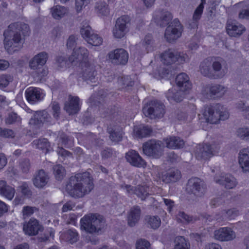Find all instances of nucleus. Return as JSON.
Segmentation results:
<instances>
[{"label":"nucleus","instance_id":"59","mask_svg":"<svg viewBox=\"0 0 249 249\" xmlns=\"http://www.w3.org/2000/svg\"><path fill=\"white\" fill-rule=\"evenodd\" d=\"M13 80V78L8 74H1L0 75V88L3 89L6 87L10 82Z\"/></svg>","mask_w":249,"mask_h":249},{"label":"nucleus","instance_id":"6","mask_svg":"<svg viewBox=\"0 0 249 249\" xmlns=\"http://www.w3.org/2000/svg\"><path fill=\"white\" fill-rule=\"evenodd\" d=\"M142 111L145 116L150 118H161L165 113V106L160 101L152 100L143 107Z\"/></svg>","mask_w":249,"mask_h":249},{"label":"nucleus","instance_id":"38","mask_svg":"<svg viewBox=\"0 0 249 249\" xmlns=\"http://www.w3.org/2000/svg\"><path fill=\"white\" fill-rule=\"evenodd\" d=\"M175 245L173 249H190V244L188 240L183 236H177L174 240Z\"/></svg>","mask_w":249,"mask_h":249},{"label":"nucleus","instance_id":"14","mask_svg":"<svg viewBox=\"0 0 249 249\" xmlns=\"http://www.w3.org/2000/svg\"><path fill=\"white\" fill-rule=\"evenodd\" d=\"M80 67L81 71L80 75L84 80L87 81L88 83H95L97 81L98 72L94 65L88 63Z\"/></svg>","mask_w":249,"mask_h":249},{"label":"nucleus","instance_id":"30","mask_svg":"<svg viewBox=\"0 0 249 249\" xmlns=\"http://www.w3.org/2000/svg\"><path fill=\"white\" fill-rule=\"evenodd\" d=\"M69 101L65 104L64 109L70 115L76 114L79 110V98L78 97H70Z\"/></svg>","mask_w":249,"mask_h":249},{"label":"nucleus","instance_id":"35","mask_svg":"<svg viewBox=\"0 0 249 249\" xmlns=\"http://www.w3.org/2000/svg\"><path fill=\"white\" fill-rule=\"evenodd\" d=\"M166 146L169 148L176 149L183 147L184 142L179 137L172 136L164 140Z\"/></svg>","mask_w":249,"mask_h":249},{"label":"nucleus","instance_id":"51","mask_svg":"<svg viewBox=\"0 0 249 249\" xmlns=\"http://www.w3.org/2000/svg\"><path fill=\"white\" fill-rule=\"evenodd\" d=\"M31 167V164L29 159L25 158L20 160L19 162V168L22 173H28Z\"/></svg>","mask_w":249,"mask_h":249},{"label":"nucleus","instance_id":"42","mask_svg":"<svg viewBox=\"0 0 249 249\" xmlns=\"http://www.w3.org/2000/svg\"><path fill=\"white\" fill-rule=\"evenodd\" d=\"M95 10L99 14L103 16H107L109 13V9L107 3L104 1L97 2L95 6Z\"/></svg>","mask_w":249,"mask_h":249},{"label":"nucleus","instance_id":"22","mask_svg":"<svg viewBox=\"0 0 249 249\" xmlns=\"http://www.w3.org/2000/svg\"><path fill=\"white\" fill-rule=\"evenodd\" d=\"M25 95L27 101L32 104L42 100L44 97L41 89L34 87L28 88L25 91Z\"/></svg>","mask_w":249,"mask_h":249},{"label":"nucleus","instance_id":"39","mask_svg":"<svg viewBox=\"0 0 249 249\" xmlns=\"http://www.w3.org/2000/svg\"><path fill=\"white\" fill-rule=\"evenodd\" d=\"M32 144L36 148L45 150V153L49 151L50 148V142L45 138L35 140L33 142Z\"/></svg>","mask_w":249,"mask_h":249},{"label":"nucleus","instance_id":"10","mask_svg":"<svg viewBox=\"0 0 249 249\" xmlns=\"http://www.w3.org/2000/svg\"><path fill=\"white\" fill-rule=\"evenodd\" d=\"M161 142L152 139L144 142L142 145L143 153L155 159L160 158L163 154Z\"/></svg>","mask_w":249,"mask_h":249},{"label":"nucleus","instance_id":"3","mask_svg":"<svg viewBox=\"0 0 249 249\" xmlns=\"http://www.w3.org/2000/svg\"><path fill=\"white\" fill-rule=\"evenodd\" d=\"M199 71L205 77L217 79L222 78L226 75L227 68L222 59L208 58L201 62Z\"/></svg>","mask_w":249,"mask_h":249},{"label":"nucleus","instance_id":"48","mask_svg":"<svg viewBox=\"0 0 249 249\" xmlns=\"http://www.w3.org/2000/svg\"><path fill=\"white\" fill-rule=\"evenodd\" d=\"M176 218L178 222L186 223H193L196 220L195 218L183 212H179L177 214Z\"/></svg>","mask_w":249,"mask_h":249},{"label":"nucleus","instance_id":"12","mask_svg":"<svg viewBox=\"0 0 249 249\" xmlns=\"http://www.w3.org/2000/svg\"><path fill=\"white\" fill-rule=\"evenodd\" d=\"M130 21V18L126 15L123 16L117 19L112 31L113 35L115 38H121L124 36L128 31Z\"/></svg>","mask_w":249,"mask_h":249},{"label":"nucleus","instance_id":"27","mask_svg":"<svg viewBox=\"0 0 249 249\" xmlns=\"http://www.w3.org/2000/svg\"><path fill=\"white\" fill-rule=\"evenodd\" d=\"M238 161L243 172H249V147L241 150L238 156Z\"/></svg>","mask_w":249,"mask_h":249},{"label":"nucleus","instance_id":"13","mask_svg":"<svg viewBox=\"0 0 249 249\" xmlns=\"http://www.w3.org/2000/svg\"><path fill=\"white\" fill-rule=\"evenodd\" d=\"M89 51L85 47H79L74 48L71 55L69 58V61L72 65H79L80 66L88 63V58Z\"/></svg>","mask_w":249,"mask_h":249},{"label":"nucleus","instance_id":"54","mask_svg":"<svg viewBox=\"0 0 249 249\" xmlns=\"http://www.w3.org/2000/svg\"><path fill=\"white\" fill-rule=\"evenodd\" d=\"M87 43L94 46H99L103 43V38L98 34L94 33L90 38H88Z\"/></svg>","mask_w":249,"mask_h":249},{"label":"nucleus","instance_id":"43","mask_svg":"<svg viewBox=\"0 0 249 249\" xmlns=\"http://www.w3.org/2000/svg\"><path fill=\"white\" fill-rule=\"evenodd\" d=\"M134 194L142 200H144L149 195V188L145 186H138L135 187Z\"/></svg>","mask_w":249,"mask_h":249},{"label":"nucleus","instance_id":"8","mask_svg":"<svg viewBox=\"0 0 249 249\" xmlns=\"http://www.w3.org/2000/svg\"><path fill=\"white\" fill-rule=\"evenodd\" d=\"M206 185L198 178H192L188 180L186 192L189 195H193L196 197H202L206 192Z\"/></svg>","mask_w":249,"mask_h":249},{"label":"nucleus","instance_id":"7","mask_svg":"<svg viewBox=\"0 0 249 249\" xmlns=\"http://www.w3.org/2000/svg\"><path fill=\"white\" fill-rule=\"evenodd\" d=\"M162 62L166 65H171L178 61L182 63L189 60L188 56L183 52H179L173 49H169L160 54Z\"/></svg>","mask_w":249,"mask_h":249},{"label":"nucleus","instance_id":"33","mask_svg":"<svg viewBox=\"0 0 249 249\" xmlns=\"http://www.w3.org/2000/svg\"><path fill=\"white\" fill-rule=\"evenodd\" d=\"M184 92L175 88L169 89L166 93L167 100L171 103L181 101L184 97Z\"/></svg>","mask_w":249,"mask_h":249},{"label":"nucleus","instance_id":"4","mask_svg":"<svg viewBox=\"0 0 249 249\" xmlns=\"http://www.w3.org/2000/svg\"><path fill=\"white\" fill-rule=\"evenodd\" d=\"M105 223L103 217L98 214L86 215L80 220L81 229L90 233H101Z\"/></svg>","mask_w":249,"mask_h":249},{"label":"nucleus","instance_id":"44","mask_svg":"<svg viewBox=\"0 0 249 249\" xmlns=\"http://www.w3.org/2000/svg\"><path fill=\"white\" fill-rule=\"evenodd\" d=\"M118 83L121 89H124L127 87H132L134 84V81L130 76H124L119 77Z\"/></svg>","mask_w":249,"mask_h":249},{"label":"nucleus","instance_id":"28","mask_svg":"<svg viewBox=\"0 0 249 249\" xmlns=\"http://www.w3.org/2000/svg\"><path fill=\"white\" fill-rule=\"evenodd\" d=\"M176 83L182 92L187 91L191 89V84L188 76L185 73H180L176 78Z\"/></svg>","mask_w":249,"mask_h":249},{"label":"nucleus","instance_id":"50","mask_svg":"<svg viewBox=\"0 0 249 249\" xmlns=\"http://www.w3.org/2000/svg\"><path fill=\"white\" fill-rule=\"evenodd\" d=\"M236 108L246 119L249 120V106H246L244 102L240 101L236 104Z\"/></svg>","mask_w":249,"mask_h":249},{"label":"nucleus","instance_id":"62","mask_svg":"<svg viewBox=\"0 0 249 249\" xmlns=\"http://www.w3.org/2000/svg\"><path fill=\"white\" fill-rule=\"evenodd\" d=\"M222 213L225 218L228 219H233L238 214L237 212L234 209L223 210Z\"/></svg>","mask_w":249,"mask_h":249},{"label":"nucleus","instance_id":"64","mask_svg":"<svg viewBox=\"0 0 249 249\" xmlns=\"http://www.w3.org/2000/svg\"><path fill=\"white\" fill-rule=\"evenodd\" d=\"M52 109L53 117L58 119L59 116L60 107L58 103L53 102L52 104Z\"/></svg>","mask_w":249,"mask_h":249},{"label":"nucleus","instance_id":"45","mask_svg":"<svg viewBox=\"0 0 249 249\" xmlns=\"http://www.w3.org/2000/svg\"><path fill=\"white\" fill-rule=\"evenodd\" d=\"M204 4L201 2L195 10L193 16V23L191 27L193 28L197 27L198 21L200 19L203 13Z\"/></svg>","mask_w":249,"mask_h":249},{"label":"nucleus","instance_id":"31","mask_svg":"<svg viewBox=\"0 0 249 249\" xmlns=\"http://www.w3.org/2000/svg\"><path fill=\"white\" fill-rule=\"evenodd\" d=\"M141 213L140 207L138 206H134L130 210L128 217V224L131 226H134L139 221Z\"/></svg>","mask_w":249,"mask_h":249},{"label":"nucleus","instance_id":"2","mask_svg":"<svg viewBox=\"0 0 249 249\" xmlns=\"http://www.w3.org/2000/svg\"><path fill=\"white\" fill-rule=\"evenodd\" d=\"M29 32V26L22 22L10 24L3 32L4 45L9 53L18 51L23 47V40L21 37L26 36Z\"/></svg>","mask_w":249,"mask_h":249},{"label":"nucleus","instance_id":"41","mask_svg":"<svg viewBox=\"0 0 249 249\" xmlns=\"http://www.w3.org/2000/svg\"><path fill=\"white\" fill-rule=\"evenodd\" d=\"M80 34L87 42L88 38H90L92 35L94 34V32L87 22H83L82 26L80 29Z\"/></svg>","mask_w":249,"mask_h":249},{"label":"nucleus","instance_id":"16","mask_svg":"<svg viewBox=\"0 0 249 249\" xmlns=\"http://www.w3.org/2000/svg\"><path fill=\"white\" fill-rule=\"evenodd\" d=\"M51 117L45 110L35 111L29 124L36 128L41 127L44 124L51 122Z\"/></svg>","mask_w":249,"mask_h":249},{"label":"nucleus","instance_id":"58","mask_svg":"<svg viewBox=\"0 0 249 249\" xmlns=\"http://www.w3.org/2000/svg\"><path fill=\"white\" fill-rule=\"evenodd\" d=\"M87 142L91 144V146H99L103 143V140L96 138V136L92 133L90 134L87 138Z\"/></svg>","mask_w":249,"mask_h":249},{"label":"nucleus","instance_id":"37","mask_svg":"<svg viewBox=\"0 0 249 249\" xmlns=\"http://www.w3.org/2000/svg\"><path fill=\"white\" fill-rule=\"evenodd\" d=\"M51 12L54 18L60 19L67 13L68 10L64 6L56 5L51 8Z\"/></svg>","mask_w":249,"mask_h":249},{"label":"nucleus","instance_id":"55","mask_svg":"<svg viewBox=\"0 0 249 249\" xmlns=\"http://www.w3.org/2000/svg\"><path fill=\"white\" fill-rule=\"evenodd\" d=\"M16 135L15 132L11 129L0 127V137L6 139L14 138Z\"/></svg>","mask_w":249,"mask_h":249},{"label":"nucleus","instance_id":"9","mask_svg":"<svg viewBox=\"0 0 249 249\" xmlns=\"http://www.w3.org/2000/svg\"><path fill=\"white\" fill-rule=\"evenodd\" d=\"M219 146L208 143L199 144L196 146L195 155L198 160H207L217 152Z\"/></svg>","mask_w":249,"mask_h":249},{"label":"nucleus","instance_id":"11","mask_svg":"<svg viewBox=\"0 0 249 249\" xmlns=\"http://www.w3.org/2000/svg\"><path fill=\"white\" fill-rule=\"evenodd\" d=\"M183 31V26L178 18L174 19L166 28L164 37L169 42H172L180 37Z\"/></svg>","mask_w":249,"mask_h":249},{"label":"nucleus","instance_id":"34","mask_svg":"<svg viewBox=\"0 0 249 249\" xmlns=\"http://www.w3.org/2000/svg\"><path fill=\"white\" fill-rule=\"evenodd\" d=\"M15 193V189L7 184L5 180H0V194L9 200L12 199Z\"/></svg>","mask_w":249,"mask_h":249},{"label":"nucleus","instance_id":"26","mask_svg":"<svg viewBox=\"0 0 249 249\" xmlns=\"http://www.w3.org/2000/svg\"><path fill=\"white\" fill-rule=\"evenodd\" d=\"M214 180L216 183L224 186L227 189H232L237 185L236 179L230 175L221 176L220 178L215 177Z\"/></svg>","mask_w":249,"mask_h":249},{"label":"nucleus","instance_id":"15","mask_svg":"<svg viewBox=\"0 0 249 249\" xmlns=\"http://www.w3.org/2000/svg\"><path fill=\"white\" fill-rule=\"evenodd\" d=\"M108 59L114 65H125L128 59V54L124 49H117L108 54Z\"/></svg>","mask_w":249,"mask_h":249},{"label":"nucleus","instance_id":"1","mask_svg":"<svg viewBox=\"0 0 249 249\" xmlns=\"http://www.w3.org/2000/svg\"><path fill=\"white\" fill-rule=\"evenodd\" d=\"M93 178L88 172L78 173L71 176L66 185V191L76 199L83 198L93 189Z\"/></svg>","mask_w":249,"mask_h":249},{"label":"nucleus","instance_id":"40","mask_svg":"<svg viewBox=\"0 0 249 249\" xmlns=\"http://www.w3.org/2000/svg\"><path fill=\"white\" fill-rule=\"evenodd\" d=\"M134 131L137 138H142L149 136L152 132V129L150 126L147 125L135 128Z\"/></svg>","mask_w":249,"mask_h":249},{"label":"nucleus","instance_id":"49","mask_svg":"<svg viewBox=\"0 0 249 249\" xmlns=\"http://www.w3.org/2000/svg\"><path fill=\"white\" fill-rule=\"evenodd\" d=\"M53 174L56 179L58 180H61L65 175V170L62 165L57 164L53 167Z\"/></svg>","mask_w":249,"mask_h":249},{"label":"nucleus","instance_id":"60","mask_svg":"<svg viewBox=\"0 0 249 249\" xmlns=\"http://www.w3.org/2000/svg\"><path fill=\"white\" fill-rule=\"evenodd\" d=\"M68 61L65 57L58 56L55 59V65L58 69H63L67 67Z\"/></svg>","mask_w":249,"mask_h":249},{"label":"nucleus","instance_id":"17","mask_svg":"<svg viewBox=\"0 0 249 249\" xmlns=\"http://www.w3.org/2000/svg\"><path fill=\"white\" fill-rule=\"evenodd\" d=\"M173 18L172 14L166 10L156 11L153 15V19L156 24L161 27L168 25Z\"/></svg>","mask_w":249,"mask_h":249},{"label":"nucleus","instance_id":"63","mask_svg":"<svg viewBox=\"0 0 249 249\" xmlns=\"http://www.w3.org/2000/svg\"><path fill=\"white\" fill-rule=\"evenodd\" d=\"M115 152L110 148H106L102 152L101 155L103 159H108L114 156Z\"/></svg>","mask_w":249,"mask_h":249},{"label":"nucleus","instance_id":"25","mask_svg":"<svg viewBox=\"0 0 249 249\" xmlns=\"http://www.w3.org/2000/svg\"><path fill=\"white\" fill-rule=\"evenodd\" d=\"M49 179L48 173L41 169L36 174L33 181L34 185L36 188H42L48 183Z\"/></svg>","mask_w":249,"mask_h":249},{"label":"nucleus","instance_id":"52","mask_svg":"<svg viewBox=\"0 0 249 249\" xmlns=\"http://www.w3.org/2000/svg\"><path fill=\"white\" fill-rule=\"evenodd\" d=\"M33 70L35 71L32 72V75L37 80H41L48 74L47 70L42 67L38 66L37 69Z\"/></svg>","mask_w":249,"mask_h":249},{"label":"nucleus","instance_id":"5","mask_svg":"<svg viewBox=\"0 0 249 249\" xmlns=\"http://www.w3.org/2000/svg\"><path fill=\"white\" fill-rule=\"evenodd\" d=\"M219 107V106H205L202 115H198L201 122L216 124L219 120L227 119L229 113L226 110L221 111Z\"/></svg>","mask_w":249,"mask_h":249},{"label":"nucleus","instance_id":"46","mask_svg":"<svg viewBox=\"0 0 249 249\" xmlns=\"http://www.w3.org/2000/svg\"><path fill=\"white\" fill-rule=\"evenodd\" d=\"M21 121L20 117L15 112L8 113L5 119V123L6 124H19Z\"/></svg>","mask_w":249,"mask_h":249},{"label":"nucleus","instance_id":"53","mask_svg":"<svg viewBox=\"0 0 249 249\" xmlns=\"http://www.w3.org/2000/svg\"><path fill=\"white\" fill-rule=\"evenodd\" d=\"M65 236L71 243L76 242L78 238V234L75 230H68L65 233Z\"/></svg>","mask_w":249,"mask_h":249},{"label":"nucleus","instance_id":"29","mask_svg":"<svg viewBox=\"0 0 249 249\" xmlns=\"http://www.w3.org/2000/svg\"><path fill=\"white\" fill-rule=\"evenodd\" d=\"M48 58V53L45 52L36 55L30 61L29 66L32 69H36L39 66H43Z\"/></svg>","mask_w":249,"mask_h":249},{"label":"nucleus","instance_id":"36","mask_svg":"<svg viewBox=\"0 0 249 249\" xmlns=\"http://www.w3.org/2000/svg\"><path fill=\"white\" fill-rule=\"evenodd\" d=\"M107 131L109 134V138L112 141L118 142L122 140L123 132L121 128L116 126L112 127L110 125L107 127Z\"/></svg>","mask_w":249,"mask_h":249},{"label":"nucleus","instance_id":"47","mask_svg":"<svg viewBox=\"0 0 249 249\" xmlns=\"http://www.w3.org/2000/svg\"><path fill=\"white\" fill-rule=\"evenodd\" d=\"M145 220L148 225L154 229L158 228L160 225V219L158 216L147 215L145 217Z\"/></svg>","mask_w":249,"mask_h":249},{"label":"nucleus","instance_id":"18","mask_svg":"<svg viewBox=\"0 0 249 249\" xmlns=\"http://www.w3.org/2000/svg\"><path fill=\"white\" fill-rule=\"evenodd\" d=\"M23 231L25 233L30 236H34L43 230V226L39 223L38 220L31 218L30 220L23 224Z\"/></svg>","mask_w":249,"mask_h":249},{"label":"nucleus","instance_id":"20","mask_svg":"<svg viewBox=\"0 0 249 249\" xmlns=\"http://www.w3.org/2000/svg\"><path fill=\"white\" fill-rule=\"evenodd\" d=\"M214 237L220 241H229L233 240L236 237V234L231 228L224 227L215 231Z\"/></svg>","mask_w":249,"mask_h":249},{"label":"nucleus","instance_id":"19","mask_svg":"<svg viewBox=\"0 0 249 249\" xmlns=\"http://www.w3.org/2000/svg\"><path fill=\"white\" fill-rule=\"evenodd\" d=\"M125 157L127 161L132 166L138 168L145 167L146 166V163L145 161L135 150H129L125 154Z\"/></svg>","mask_w":249,"mask_h":249},{"label":"nucleus","instance_id":"21","mask_svg":"<svg viewBox=\"0 0 249 249\" xmlns=\"http://www.w3.org/2000/svg\"><path fill=\"white\" fill-rule=\"evenodd\" d=\"M226 91V88L224 86L219 84H214L206 87L202 91V93L207 98H211L213 96H221L224 94Z\"/></svg>","mask_w":249,"mask_h":249},{"label":"nucleus","instance_id":"24","mask_svg":"<svg viewBox=\"0 0 249 249\" xmlns=\"http://www.w3.org/2000/svg\"><path fill=\"white\" fill-rule=\"evenodd\" d=\"M101 116L103 118H107L108 119L118 122L122 120L123 117L122 111L115 107L102 110Z\"/></svg>","mask_w":249,"mask_h":249},{"label":"nucleus","instance_id":"56","mask_svg":"<svg viewBox=\"0 0 249 249\" xmlns=\"http://www.w3.org/2000/svg\"><path fill=\"white\" fill-rule=\"evenodd\" d=\"M21 194L26 197H30L32 195V192L29 184L27 182H23L18 187Z\"/></svg>","mask_w":249,"mask_h":249},{"label":"nucleus","instance_id":"32","mask_svg":"<svg viewBox=\"0 0 249 249\" xmlns=\"http://www.w3.org/2000/svg\"><path fill=\"white\" fill-rule=\"evenodd\" d=\"M181 178L180 172L177 169H171L163 174L161 177L162 180L169 183L171 182H176Z\"/></svg>","mask_w":249,"mask_h":249},{"label":"nucleus","instance_id":"61","mask_svg":"<svg viewBox=\"0 0 249 249\" xmlns=\"http://www.w3.org/2000/svg\"><path fill=\"white\" fill-rule=\"evenodd\" d=\"M136 246L137 249H149L150 244L146 240L140 239L137 241Z\"/></svg>","mask_w":249,"mask_h":249},{"label":"nucleus","instance_id":"57","mask_svg":"<svg viewBox=\"0 0 249 249\" xmlns=\"http://www.w3.org/2000/svg\"><path fill=\"white\" fill-rule=\"evenodd\" d=\"M237 135L242 140L249 141V127L239 128L237 131Z\"/></svg>","mask_w":249,"mask_h":249},{"label":"nucleus","instance_id":"23","mask_svg":"<svg viewBox=\"0 0 249 249\" xmlns=\"http://www.w3.org/2000/svg\"><path fill=\"white\" fill-rule=\"evenodd\" d=\"M226 29L228 35L233 37L241 36L246 30L245 28L241 24L235 21H228Z\"/></svg>","mask_w":249,"mask_h":249}]
</instances>
